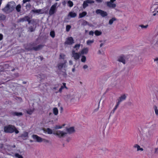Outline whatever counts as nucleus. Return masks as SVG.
<instances>
[{"label":"nucleus","mask_w":158,"mask_h":158,"mask_svg":"<svg viewBox=\"0 0 158 158\" xmlns=\"http://www.w3.org/2000/svg\"><path fill=\"white\" fill-rule=\"evenodd\" d=\"M66 130L67 132L60 130H57L54 131L53 133L60 138H64L68 133L72 134L74 133L75 132L74 127H73L66 128Z\"/></svg>","instance_id":"obj_1"},{"label":"nucleus","mask_w":158,"mask_h":158,"mask_svg":"<svg viewBox=\"0 0 158 158\" xmlns=\"http://www.w3.org/2000/svg\"><path fill=\"white\" fill-rule=\"evenodd\" d=\"M37 43L36 42H32L28 44H24V46L25 48L28 51H37L42 49L44 45L40 44L37 46Z\"/></svg>","instance_id":"obj_2"},{"label":"nucleus","mask_w":158,"mask_h":158,"mask_svg":"<svg viewBox=\"0 0 158 158\" xmlns=\"http://www.w3.org/2000/svg\"><path fill=\"white\" fill-rule=\"evenodd\" d=\"M141 134L142 138L145 141L151 139L153 136L152 132L147 129L145 128L142 129Z\"/></svg>","instance_id":"obj_3"},{"label":"nucleus","mask_w":158,"mask_h":158,"mask_svg":"<svg viewBox=\"0 0 158 158\" xmlns=\"http://www.w3.org/2000/svg\"><path fill=\"white\" fill-rule=\"evenodd\" d=\"M15 3L14 2H8L2 10L6 14H8L12 12L15 9Z\"/></svg>","instance_id":"obj_4"},{"label":"nucleus","mask_w":158,"mask_h":158,"mask_svg":"<svg viewBox=\"0 0 158 158\" xmlns=\"http://www.w3.org/2000/svg\"><path fill=\"white\" fill-rule=\"evenodd\" d=\"M4 130L5 132L7 133H12L15 132V134H17L19 132L14 126L10 125L5 126Z\"/></svg>","instance_id":"obj_5"},{"label":"nucleus","mask_w":158,"mask_h":158,"mask_svg":"<svg viewBox=\"0 0 158 158\" xmlns=\"http://www.w3.org/2000/svg\"><path fill=\"white\" fill-rule=\"evenodd\" d=\"M145 128L152 132L153 131L157 129L156 124L153 122H151L148 123Z\"/></svg>","instance_id":"obj_6"},{"label":"nucleus","mask_w":158,"mask_h":158,"mask_svg":"<svg viewBox=\"0 0 158 158\" xmlns=\"http://www.w3.org/2000/svg\"><path fill=\"white\" fill-rule=\"evenodd\" d=\"M76 96L77 94L76 93L72 92L70 94L65 95L64 97V98L66 101L70 100L72 102L73 100L75 99L76 98Z\"/></svg>","instance_id":"obj_7"},{"label":"nucleus","mask_w":158,"mask_h":158,"mask_svg":"<svg viewBox=\"0 0 158 158\" xmlns=\"http://www.w3.org/2000/svg\"><path fill=\"white\" fill-rule=\"evenodd\" d=\"M57 3H56L52 5L50 8L49 10V14L50 15H52L54 14L56 11Z\"/></svg>","instance_id":"obj_8"},{"label":"nucleus","mask_w":158,"mask_h":158,"mask_svg":"<svg viewBox=\"0 0 158 158\" xmlns=\"http://www.w3.org/2000/svg\"><path fill=\"white\" fill-rule=\"evenodd\" d=\"M95 12L97 14L101 15L102 17H105L108 15V14L107 12L101 9H97L96 10Z\"/></svg>","instance_id":"obj_9"},{"label":"nucleus","mask_w":158,"mask_h":158,"mask_svg":"<svg viewBox=\"0 0 158 158\" xmlns=\"http://www.w3.org/2000/svg\"><path fill=\"white\" fill-rule=\"evenodd\" d=\"M116 0H110L109 2H106L107 6L109 8H114L116 6V4L113 3L116 1Z\"/></svg>","instance_id":"obj_10"},{"label":"nucleus","mask_w":158,"mask_h":158,"mask_svg":"<svg viewBox=\"0 0 158 158\" xmlns=\"http://www.w3.org/2000/svg\"><path fill=\"white\" fill-rule=\"evenodd\" d=\"M73 43H74V42L73 38L71 37L66 38V40L64 44H65L71 45Z\"/></svg>","instance_id":"obj_11"},{"label":"nucleus","mask_w":158,"mask_h":158,"mask_svg":"<svg viewBox=\"0 0 158 158\" xmlns=\"http://www.w3.org/2000/svg\"><path fill=\"white\" fill-rule=\"evenodd\" d=\"M72 57H73L74 59L76 60H78L79 59L80 55L78 53L76 52V51L73 50L72 51Z\"/></svg>","instance_id":"obj_12"},{"label":"nucleus","mask_w":158,"mask_h":158,"mask_svg":"<svg viewBox=\"0 0 158 158\" xmlns=\"http://www.w3.org/2000/svg\"><path fill=\"white\" fill-rule=\"evenodd\" d=\"M127 97V96L126 94H123L121 95L118 99L117 100L118 101L117 102L120 104L121 102L125 100L126 99Z\"/></svg>","instance_id":"obj_13"},{"label":"nucleus","mask_w":158,"mask_h":158,"mask_svg":"<svg viewBox=\"0 0 158 158\" xmlns=\"http://www.w3.org/2000/svg\"><path fill=\"white\" fill-rule=\"evenodd\" d=\"M19 138L20 137L23 140H26L28 137V133L27 132L24 131L23 133L21 134L18 137Z\"/></svg>","instance_id":"obj_14"},{"label":"nucleus","mask_w":158,"mask_h":158,"mask_svg":"<svg viewBox=\"0 0 158 158\" xmlns=\"http://www.w3.org/2000/svg\"><path fill=\"white\" fill-rule=\"evenodd\" d=\"M32 137L34 139L36 140V141L38 142H41L43 141V139L36 135H33Z\"/></svg>","instance_id":"obj_15"},{"label":"nucleus","mask_w":158,"mask_h":158,"mask_svg":"<svg viewBox=\"0 0 158 158\" xmlns=\"http://www.w3.org/2000/svg\"><path fill=\"white\" fill-rule=\"evenodd\" d=\"M67 61L66 60L64 61V63H60L58 64V68L59 69L61 70L63 67L64 68L67 67L66 65Z\"/></svg>","instance_id":"obj_16"},{"label":"nucleus","mask_w":158,"mask_h":158,"mask_svg":"<svg viewBox=\"0 0 158 158\" xmlns=\"http://www.w3.org/2000/svg\"><path fill=\"white\" fill-rule=\"evenodd\" d=\"M28 16H26L23 18H21L19 19L18 20L17 22L18 23H21V22H23L25 21H28L29 17Z\"/></svg>","instance_id":"obj_17"},{"label":"nucleus","mask_w":158,"mask_h":158,"mask_svg":"<svg viewBox=\"0 0 158 158\" xmlns=\"http://www.w3.org/2000/svg\"><path fill=\"white\" fill-rule=\"evenodd\" d=\"M117 60L119 62H122L124 64H125V58L123 56H120L118 57Z\"/></svg>","instance_id":"obj_18"},{"label":"nucleus","mask_w":158,"mask_h":158,"mask_svg":"<svg viewBox=\"0 0 158 158\" xmlns=\"http://www.w3.org/2000/svg\"><path fill=\"white\" fill-rule=\"evenodd\" d=\"M158 8V4H155L152 5L151 8V11L153 12Z\"/></svg>","instance_id":"obj_19"},{"label":"nucleus","mask_w":158,"mask_h":158,"mask_svg":"<svg viewBox=\"0 0 158 158\" xmlns=\"http://www.w3.org/2000/svg\"><path fill=\"white\" fill-rule=\"evenodd\" d=\"M158 38H156V36L155 35H150L149 38V40L151 42H153L154 41L156 40Z\"/></svg>","instance_id":"obj_20"},{"label":"nucleus","mask_w":158,"mask_h":158,"mask_svg":"<svg viewBox=\"0 0 158 158\" xmlns=\"http://www.w3.org/2000/svg\"><path fill=\"white\" fill-rule=\"evenodd\" d=\"M43 130L44 132H47L48 134H51L53 133L52 130L49 128H47L46 129H45L44 128H43Z\"/></svg>","instance_id":"obj_21"},{"label":"nucleus","mask_w":158,"mask_h":158,"mask_svg":"<svg viewBox=\"0 0 158 158\" xmlns=\"http://www.w3.org/2000/svg\"><path fill=\"white\" fill-rule=\"evenodd\" d=\"M41 9H33L31 10V13L40 14V13H42L41 12Z\"/></svg>","instance_id":"obj_22"},{"label":"nucleus","mask_w":158,"mask_h":158,"mask_svg":"<svg viewBox=\"0 0 158 158\" xmlns=\"http://www.w3.org/2000/svg\"><path fill=\"white\" fill-rule=\"evenodd\" d=\"M133 147L134 148H137V151H143V149L142 148H140V146L137 144L134 145L133 146Z\"/></svg>","instance_id":"obj_23"},{"label":"nucleus","mask_w":158,"mask_h":158,"mask_svg":"<svg viewBox=\"0 0 158 158\" xmlns=\"http://www.w3.org/2000/svg\"><path fill=\"white\" fill-rule=\"evenodd\" d=\"M11 114L13 116H20L23 115L22 112H12L11 113Z\"/></svg>","instance_id":"obj_24"},{"label":"nucleus","mask_w":158,"mask_h":158,"mask_svg":"<svg viewBox=\"0 0 158 158\" xmlns=\"http://www.w3.org/2000/svg\"><path fill=\"white\" fill-rule=\"evenodd\" d=\"M77 15V14L75 12H70L69 13L68 16H70L71 18H74Z\"/></svg>","instance_id":"obj_25"},{"label":"nucleus","mask_w":158,"mask_h":158,"mask_svg":"<svg viewBox=\"0 0 158 158\" xmlns=\"http://www.w3.org/2000/svg\"><path fill=\"white\" fill-rule=\"evenodd\" d=\"M88 52V49L87 48H84L81 51V54H86Z\"/></svg>","instance_id":"obj_26"},{"label":"nucleus","mask_w":158,"mask_h":158,"mask_svg":"<svg viewBox=\"0 0 158 158\" xmlns=\"http://www.w3.org/2000/svg\"><path fill=\"white\" fill-rule=\"evenodd\" d=\"M6 16L0 13V21H4L5 20Z\"/></svg>","instance_id":"obj_27"},{"label":"nucleus","mask_w":158,"mask_h":158,"mask_svg":"<svg viewBox=\"0 0 158 158\" xmlns=\"http://www.w3.org/2000/svg\"><path fill=\"white\" fill-rule=\"evenodd\" d=\"M87 14V12L85 11H83L79 14V18H82L85 16Z\"/></svg>","instance_id":"obj_28"},{"label":"nucleus","mask_w":158,"mask_h":158,"mask_svg":"<svg viewBox=\"0 0 158 158\" xmlns=\"http://www.w3.org/2000/svg\"><path fill=\"white\" fill-rule=\"evenodd\" d=\"M117 20L114 17L112 18L111 19H110L109 22V24L110 25H111L114 21H116Z\"/></svg>","instance_id":"obj_29"},{"label":"nucleus","mask_w":158,"mask_h":158,"mask_svg":"<svg viewBox=\"0 0 158 158\" xmlns=\"http://www.w3.org/2000/svg\"><path fill=\"white\" fill-rule=\"evenodd\" d=\"M81 25L83 26L88 25L89 26H91V25L90 24H89L88 22L85 20L83 21V22L81 23Z\"/></svg>","instance_id":"obj_30"},{"label":"nucleus","mask_w":158,"mask_h":158,"mask_svg":"<svg viewBox=\"0 0 158 158\" xmlns=\"http://www.w3.org/2000/svg\"><path fill=\"white\" fill-rule=\"evenodd\" d=\"M38 77L40 78L41 79H44L45 77V76L43 74L40 73L39 74Z\"/></svg>","instance_id":"obj_31"},{"label":"nucleus","mask_w":158,"mask_h":158,"mask_svg":"<svg viewBox=\"0 0 158 158\" xmlns=\"http://www.w3.org/2000/svg\"><path fill=\"white\" fill-rule=\"evenodd\" d=\"M35 30V28H34V27L32 26H30L28 28V31H30L31 32L34 31Z\"/></svg>","instance_id":"obj_32"},{"label":"nucleus","mask_w":158,"mask_h":158,"mask_svg":"<svg viewBox=\"0 0 158 158\" xmlns=\"http://www.w3.org/2000/svg\"><path fill=\"white\" fill-rule=\"evenodd\" d=\"M53 113L55 115H57L58 114V110L57 108L55 107L53 109Z\"/></svg>","instance_id":"obj_33"},{"label":"nucleus","mask_w":158,"mask_h":158,"mask_svg":"<svg viewBox=\"0 0 158 158\" xmlns=\"http://www.w3.org/2000/svg\"><path fill=\"white\" fill-rule=\"evenodd\" d=\"M88 3H87L86 0L84 1L83 4V8L85 9L86 7L88 6Z\"/></svg>","instance_id":"obj_34"},{"label":"nucleus","mask_w":158,"mask_h":158,"mask_svg":"<svg viewBox=\"0 0 158 158\" xmlns=\"http://www.w3.org/2000/svg\"><path fill=\"white\" fill-rule=\"evenodd\" d=\"M21 6L19 4L16 7V10L18 12H20L21 11Z\"/></svg>","instance_id":"obj_35"},{"label":"nucleus","mask_w":158,"mask_h":158,"mask_svg":"<svg viewBox=\"0 0 158 158\" xmlns=\"http://www.w3.org/2000/svg\"><path fill=\"white\" fill-rule=\"evenodd\" d=\"M96 36H99L101 35L102 32L101 31L98 30H96L94 32Z\"/></svg>","instance_id":"obj_36"},{"label":"nucleus","mask_w":158,"mask_h":158,"mask_svg":"<svg viewBox=\"0 0 158 158\" xmlns=\"http://www.w3.org/2000/svg\"><path fill=\"white\" fill-rule=\"evenodd\" d=\"M73 2L71 1H69L68 2V5L70 7H72L73 6Z\"/></svg>","instance_id":"obj_37"},{"label":"nucleus","mask_w":158,"mask_h":158,"mask_svg":"<svg viewBox=\"0 0 158 158\" xmlns=\"http://www.w3.org/2000/svg\"><path fill=\"white\" fill-rule=\"evenodd\" d=\"M94 40H88L87 41L86 43L88 45H90L91 44L94 42Z\"/></svg>","instance_id":"obj_38"},{"label":"nucleus","mask_w":158,"mask_h":158,"mask_svg":"<svg viewBox=\"0 0 158 158\" xmlns=\"http://www.w3.org/2000/svg\"><path fill=\"white\" fill-rule=\"evenodd\" d=\"M154 108L155 110V111L156 114V115H158V109H157V106H154Z\"/></svg>","instance_id":"obj_39"},{"label":"nucleus","mask_w":158,"mask_h":158,"mask_svg":"<svg viewBox=\"0 0 158 158\" xmlns=\"http://www.w3.org/2000/svg\"><path fill=\"white\" fill-rule=\"evenodd\" d=\"M86 60V57L84 56H82V58L81 59V61L82 62L85 63Z\"/></svg>","instance_id":"obj_40"},{"label":"nucleus","mask_w":158,"mask_h":158,"mask_svg":"<svg viewBox=\"0 0 158 158\" xmlns=\"http://www.w3.org/2000/svg\"><path fill=\"white\" fill-rule=\"evenodd\" d=\"M26 9L27 10H29L31 8V5L30 3L27 4L25 6Z\"/></svg>","instance_id":"obj_41"},{"label":"nucleus","mask_w":158,"mask_h":158,"mask_svg":"<svg viewBox=\"0 0 158 158\" xmlns=\"http://www.w3.org/2000/svg\"><path fill=\"white\" fill-rule=\"evenodd\" d=\"M139 26L142 29H146L148 27V25H146L144 26L143 24H141L139 25Z\"/></svg>","instance_id":"obj_42"},{"label":"nucleus","mask_w":158,"mask_h":158,"mask_svg":"<svg viewBox=\"0 0 158 158\" xmlns=\"http://www.w3.org/2000/svg\"><path fill=\"white\" fill-rule=\"evenodd\" d=\"M50 36L53 38H54L55 36V33L54 31H52L50 32Z\"/></svg>","instance_id":"obj_43"},{"label":"nucleus","mask_w":158,"mask_h":158,"mask_svg":"<svg viewBox=\"0 0 158 158\" xmlns=\"http://www.w3.org/2000/svg\"><path fill=\"white\" fill-rule=\"evenodd\" d=\"M15 156L18 158H23L22 156L19 155L18 153H15Z\"/></svg>","instance_id":"obj_44"},{"label":"nucleus","mask_w":158,"mask_h":158,"mask_svg":"<svg viewBox=\"0 0 158 158\" xmlns=\"http://www.w3.org/2000/svg\"><path fill=\"white\" fill-rule=\"evenodd\" d=\"M71 27L70 25H67L66 26V31L67 32L69 31L70 28Z\"/></svg>","instance_id":"obj_45"},{"label":"nucleus","mask_w":158,"mask_h":158,"mask_svg":"<svg viewBox=\"0 0 158 158\" xmlns=\"http://www.w3.org/2000/svg\"><path fill=\"white\" fill-rule=\"evenodd\" d=\"M33 111V110H28L27 111V113L29 114H31Z\"/></svg>","instance_id":"obj_46"},{"label":"nucleus","mask_w":158,"mask_h":158,"mask_svg":"<svg viewBox=\"0 0 158 158\" xmlns=\"http://www.w3.org/2000/svg\"><path fill=\"white\" fill-rule=\"evenodd\" d=\"M86 1L88 4L93 3L94 2V1L93 0H87Z\"/></svg>","instance_id":"obj_47"},{"label":"nucleus","mask_w":158,"mask_h":158,"mask_svg":"<svg viewBox=\"0 0 158 158\" xmlns=\"http://www.w3.org/2000/svg\"><path fill=\"white\" fill-rule=\"evenodd\" d=\"M62 128V127L60 126L56 125L55 127V129H61Z\"/></svg>","instance_id":"obj_48"},{"label":"nucleus","mask_w":158,"mask_h":158,"mask_svg":"<svg viewBox=\"0 0 158 158\" xmlns=\"http://www.w3.org/2000/svg\"><path fill=\"white\" fill-rule=\"evenodd\" d=\"M80 44H76L74 47V48H79L80 47Z\"/></svg>","instance_id":"obj_49"},{"label":"nucleus","mask_w":158,"mask_h":158,"mask_svg":"<svg viewBox=\"0 0 158 158\" xmlns=\"http://www.w3.org/2000/svg\"><path fill=\"white\" fill-rule=\"evenodd\" d=\"M119 104H118V103H117V104L114 107V108L113 109L114 110H116L117 109V108L118 107V106L119 105Z\"/></svg>","instance_id":"obj_50"},{"label":"nucleus","mask_w":158,"mask_h":158,"mask_svg":"<svg viewBox=\"0 0 158 158\" xmlns=\"http://www.w3.org/2000/svg\"><path fill=\"white\" fill-rule=\"evenodd\" d=\"M158 148H155V149L154 153L157 154L158 153Z\"/></svg>","instance_id":"obj_51"},{"label":"nucleus","mask_w":158,"mask_h":158,"mask_svg":"<svg viewBox=\"0 0 158 158\" xmlns=\"http://www.w3.org/2000/svg\"><path fill=\"white\" fill-rule=\"evenodd\" d=\"M94 34V32L93 31H90L89 33V34L90 35H93Z\"/></svg>","instance_id":"obj_52"},{"label":"nucleus","mask_w":158,"mask_h":158,"mask_svg":"<svg viewBox=\"0 0 158 158\" xmlns=\"http://www.w3.org/2000/svg\"><path fill=\"white\" fill-rule=\"evenodd\" d=\"M28 20L27 21L28 22V24H30L31 23V20H30V17H29L28 19Z\"/></svg>","instance_id":"obj_53"},{"label":"nucleus","mask_w":158,"mask_h":158,"mask_svg":"<svg viewBox=\"0 0 158 158\" xmlns=\"http://www.w3.org/2000/svg\"><path fill=\"white\" fill-rule=\"evenodd\" d=\"M31 1V0H23V3H26L27 2H29Z\"/></svg>","instance_id":"obj_54"},{"label":"nucleus","mask_w":158,"mask_h":158,"mask_svg":"<svg viewBox=\"0 0 158 158\" xmlns=\"http://www.w3.org/2000/svg\"><path fill=\"white\" fill-rule=\"evenodd\" d=\"M64 87L63 86H61L60 88V89H59V92H61L62 91V89H64Z\"/></svg>","instance_id":"obj_55"},{"label":"nucleus","mask_w":158,"mask_h":158,"mask_svg":"<svg viewBox=\"0 0 158 158\" xmlns=\"http://www.w3.org/2000/svg\"><path fill=\"white\" fill-rule=\"evenodd\" d=\"M43 141H44L45 142H46V143H49V140L44 139H43Z\"/></svg>","instance_id":"obj_56"},{"label":"nucleus","mask_w":158,"mask_h":158,"mask_svg":"<svg viewBox=\"0 0 158 158\" xmlns=\"http://www.w3.org/2000/svg\"><path fill=\"white\" fill-rule=\"evenodd\" d=\"M88 68V66L87 65H84L83 66V68L84 69H87Z\"/></svg>","instance_id":"obj_57"},{"label":"nucleus","mask_w":158,"mask_h":158,"mask_svg":"<svg viewBox=\"0 0 158 158\" xmlns=\"http://www.w3.org/2000/svg\"><path fill=\"white\" fill-rule=\"evenodd\" d=\"M3 38V35L1 34H0V40H1Z\"/></svg>","instance_id":"obj_58"},{"label":"nucleus","mask_w":158,"mask_h":158,"mask_svg":"<svg viewBox=\"0 0 158 158\" xmlns=\"http://www.w3.org/2000/svg\"><path fill=\"white\" fill-rule=\"evenodd\" d=\"M96 0V2H98V3H101L103 1V0Z\"/></svg>","instance_id":"obj_59"},{"label":"nucleus","mask_w":158,"mask_h":158,"mask_svg":"<svg viewBox=\"0 0 158 158\" xmlns=\"http://www.w3.org/2000/svg\"><path fill=\"white\" fill-rule=\"evenodd\" d=\"M64 55H60V57L62 59H64Z\"/></svg>","instance_id":"obj_60"},{"label":"nucleus","mask_w":158,"mask_h":158,"mask_svg":"<svg viewBox=\"0 0 158 158\" xmlns=\"http://www.w3.org/2000/svg\"><path fill=\"white\" fill-rule=\"evenodd\" d=\"M99 108V104L98 105V107L97 109H94V111L95 112V111L98 110Z\"/></svg>","instance_id":"obj_61"},{"label":"nucleus","mask_w":158,"mask_h":158,"mask_svg":"<svg viewBox=\"0 0 158 158\" xmlns=\"http://www.w3.org/2000/svg\"><path fill=\"white\" fill-rule=\"evenodd\" d=\"M115 111V110H114L113 109L112 110V111H111V112L110 113V115H111V114H113L114 113Z\"/></svg>","instance_id":"obj_62"},{"label":"nucleus","mask_w":158,"mask_h":158,"mask_svg":"<svg viewBox=\"0 0 158 158\" xmlns=\"http://www.w3.org/2000/svg\"><path fill=\"white\" fill-rule=\"evenodd\" d=\"M69 63L70 65H72L73 64V62L71 60H70L69 61Z\"/></svg>","instance_id":"obj_63"},{"label":"nucleus","mask_w":158,"mask_h":158,"mask_svg":"<svg viewBox=\"0 0 158 158\" xmlns=\"http://www.w3.org/2000/svg\"><path fill=\"white\" fill-rule=\"evenodd\" d=\"M128 104L129 106H130L132 104L131 102H128Z\"/></svg>","instance_id":"obj_64"}]
</instances>
